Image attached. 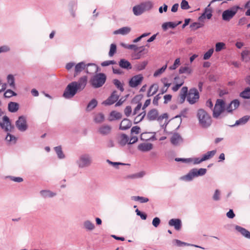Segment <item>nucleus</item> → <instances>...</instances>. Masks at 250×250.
I'll return each instance as SVG.
<instances>
[{"instance_id": "nucleus-1", "label": "nucleus", "mask_w": 250, "mask_h": 250, "mask_svg": "<svg viewBox=\"0 0 250 250\" xmlns=\"http://www.w3.org/2000/svg\"><path fill=\"white\" fill-rule=\"evenodd\" d=\"M86 66V63L84 62H81L78 63L71 62L66 64L65 68L69 71L73 67H74V76H76L83 70H85Z\"/></svg>"}, {"instance_id": "nucleus-2", "label": "nucleus", "mask_w": 250, "mask_h": 250, "mask_svg": "<svg viewBox=\"0 0 250 250\" xmlns=\"http://www.w3.org/2000/svg\"><path fill=\"white\" fill-rule=\"evenodd\" d=\"M207 172L206 168H201L199 169L193 168L186 175L181 177V179L187 181H191L194 178L198 176H203Z\"/></svg>"}, {"instance_id": "nucleus-3", "label": "nucleus", "mask_w": 250, "mask_h": 250, "mask_svg": "<svg viewBox=\"0 0 250 250\" xmlns=\"http://www.w3.org/2000/svg\"><path fill=\"white\" fill-rule=\"evenodd\" d=\"M226 112L225 102L222 99H218L213 110V117L218 118L220 116L224 115Z\"/></svg>"}, {"instance_id": "nucleus-4", "label": "nucleus", "mask_w": 250, "mask_h": 250, "mask_svg": "<svg viewBox=\"0 0 250 250\" xmlns=\"http://www.w3.org/2000/svg\"><path fill=\"white\" fill-rule=\"evenodd\" d=\"M240 9H241V7L239 6L234 5L224 10L222 14V20L224 21H229L234 17Z\"/></svg>"}, {"instance_id": "nucleus-5", "label": "nucleus", "mask_w": 250, "mask_h": 250, "mask_svg": "<svg viewBox=\"0 0 250 250\" xmlns=\"http://www.w3.org/2000/svg\"><path fill=\"white\" fill-rule=\"evenodd\" d=\"M92 163V157L88 153H84L80 155L77 161L79 167L81 168L90 167Z\"/></svg>"}, {"instance_id": "nucleus-6", "label": "nucleus", "mask_w": 250, "mask_h": 250, "mask_svg": "<svg viewBox=\"0 0 250 250\" xmlns=\"http://www.w3.org/2000/svg\"><path fill=\"white\" fill-rule=\"evenodd\" d=\"M106 80V76L104 73H99L94 75L90 80V83L94 88L103 86Z\"/></svg>"}, {"instance_id": "nucleus-7", "label": "nucleus", "mask_w": 250, "mask_h": 250, "mask_svg": "<svg viewBox=\"0 0 250 250\" xmlns=\"http://www.w3.org/2000/svg\"><path fill=\"white\" fill-rule=\"evenodd\" d=\"M200 124L202 125H209L211 117L209 114L204 109H200L197 111V114Z\"/></svg>"}, {"instance_id": "nucleus-8", "label": "nucleus", "mask_w": 250, "mask_h": 250, "mask_svg": "<svg viewBox=\"0 0 250 250\" xmlns=\"http://www.w3.org/2000/svg\"><path fill=\"white\" fill-rule=\"evenodd\" d=\"M74 84H75V83L71 82L67 85L63 93V97L64 98L67 99H71L79 91Z\"/></svg>"}, {"instance_id": "nucleus-9", "label": "nucleus", "mask_w": 250, "mask_h": 250, "mask_svg": "<svg viewBox=\"0 0 250 250\" xmlns=\"http://www.w3.org/2000/svg\"><path fill=\"white\" fill-rule=\"evenodd\" d=\"M199 99V94L195 88L189 90L187 95V101L191 104L196 103Z\"/></svg>"}, {"instance_id": "nucleus-10", "label": "nucleus", "mask_w": 250, "mask_h": 250, "mask_svg": "<svg viewBox=\"0 0 250 250\" xmlns=\"http://www.w3.org/2000/svg\"><path fill=\"white\" fill-rule=\"evenodd\" d=\"M147 118L149 120L153 121L157 119V120L161 121L164 119H167L168 115L167 113H164L158 117V111L155 109H153L147 113Z\"/></svg>"}, {"instance_id": "nucleus-11", "label": "nucleus", "mask_w": 250, "mask_h": 250, "mask_svg": "<svg viewBox=\"0 0 250 250\" xmlns=\"http://www.w3.org/2000/svg\"><path fill=\"white\" fill-rule=\"evenodd\" d=\"M75 83V87L79 91L83 90L86 86L87 83V77L85 76L81 77L78 81L72 82Z\"/></svg>"}, {"instance_id": "nucleus-12", "label": "nucleus", "mask_w": 250, "mask_h": 250, "mask_svg": "<svg viewBox=\"0 0 250 250\" xmlns=\"http://www.w3.org/2000/svg\"><path fill=\"white\" fill-rule=\"evenodd\" d=\"M142 74H138L132 77L129 82V85L131 87H136L142 83L143 80Z\"/></svg>"}, {"instance_id": "nucleus-13", "label": "nucleus", "mask_w": 250, "mask_h": 250, "mask_svg": "<svg viewBox=\"0 0 250 250\" xmlns=\"http://www.w3.org/2000/svg\"><path fill=\"white\" fill-rule=\"evenodd\" d=\"M119 97V95L117 94V92L114 91L107 100L102 103V104L105 105H111L118 100Z\"/></svg>"}, {"instance_id": "nucleus-14", "label": "nucleus", "mask_w": 250, "mask_h": 250, "mask_svg": "<svg viewBox=\"0 0 250 250\" xmlns=\"http://www.w3.org/2000/svg\"><path fill=\"white\" fill-rule=\"evenodd\" d=\"M239 105V102L237 100H234L228 105L226 106V111L228 113L232 112L233 110L237 108Z\"/></svg>"}, {"instance_id": "nucleus-15", "label": "nucleus", "mask_w": 250, "mask_h": 250, "mask_svg": "<svg viewBox=\"0 0 250 250\" xmlns=\"http://www.w3.org/2000/svg\"><path fill=\"white\" fill-rule=\"evenodd\" d=\"M86 66L85 68V72L87 74H92L98 71V66L94 63H86Z\"/></svg>"}, {"instance_id": "nucleus-16", "label": "nucleus", "mask_w": 250, "mask_h": 250, "mask_svg": "<svg viewBox=\"0 0 250 250\" xmlns=\"http://www.w3.org/2000/svg\"><path fill=\"white\" fill-rule=\"evenodd\" d=\"M131 31V28L128 26H125L115 30L113 32L114 35L120 34L123 36L128 34Z\"/></svg>"}, {"instance_id": "nucleus-17", "label": "nucleus", "mask_w": 250, "mask_h": 250, "mask_svg": "<svg viewBox=\"0 0 250 250\" xmlns=\"http://www.w3.org/2000/svg\"><path fill=\"white\" fill-rule=\"evenodd\" d=\"M168 225L173 226L176 230H179L181 229L182 222L179 219H171L168 222Z\"/></svg>"}, {"instance_id": "nucleus-18", "label": "nucleus", "mask_w": 250, "mask_h": 250, "mask_svg": "<svg viewBox=\"0 0 250 250\" xmlns=\"http://www.w3.org/2000/svg\"><path fill=\"white\" fill-rule=\"evenodd\" d=\"M171 144L177 146L183 142V139L178 133H174L170 139Z\"/></svg>"}, {"instance_id": "nucleus-19", "label": "nucleus", "mask_w": 250, "mask_h": 250, "mask_svg": "<svg viewBox=\"0 0 250 250\" xmlns=\"http://www.w3.org/2000/svg\"><path fill=\"white\" fill-rule=\"evenodd\" d=\"M20 105L18 103L10 102L8 104V110L10 112L15 113L18 111Z\"/></svg>"}, {"instance_id": "nucleus-20", "label": "nucleus", "mask_w": 250, "mask_h": 250, "mask_svg": "<svg viewBox=\"0 0 250 250\" xmlns=\"http://www.w3.org/2000/svg\"><path fill=\"white\" fill-rule=\"evenodd\" d=\"M183 115L182 114H180L179 115H177L175 116L174 117L171 118L169 120V121L165 122V124H166V125H167L168 123H170L171 124H175L176 125H180L182 123V116Z\"/></svg>"}, {"instance_id": "nucleus-21", "label": "nucleus", "mask_w": 250, "mask_h": 250, "mask_svg": "<svg viewBox=\"0 0 250 250\" xmlns=\"http://www.w3.org/2000/svg\"><path fill=\"white\" fill-rule=\"evenodd\" d=\"M153 146L151 143H142L140 144L138 148L139 150L143 152H146L152 149Z\"/></svg>"}, {"instance_id": "nucleus-22", "label": "nucleus", "mask_w": 250, "mask_h": 250, "mask_svg": "<svg viewBox=\"0 0 250 250\" xmlns=\"http://www.w3.org/2000/svg\"><path fill=\"white\" fill-rule=\"evenodd\" d=\"M211 3L209 4L208 7L206 8L205 10V12L202 14V15L199 18V21H202L203 19L207 18L208 19H211L212 17V10L210 8L208 7L210 6Z\"/></svg>"}, {"instance_id": "nucleus-23", "label": "nucleus", "mask_w": 250, "mask_h": 250, "mask_svg": "<svg viewBox=\"0 0 250 250\" xmlns=\"http://www.w3.org/2000/svg\"><path fill=\"white\" fill-rule=\"evenodd\" d=\"M7 84L12 89H15L16 88V84H15V79L13 75L9 74L7 75Z\"/></svg>"}, {"instance_id": "nucleus-24", "label": "nucleus", "mask_w": 250, "mask_h": 250, "mask_svg": "<svg viewBox=\"0 0 250 250\" xmlns=\"http://www.w3.org/2000/svg\"><path fill=\"white\" fill-rule=\"evenodd\" d=\"M132 11L135 16H140L145 12L141 3L134 6L132 8Z\"/></svg>"}, {"instance_id": "nucleus-25", "label": "nucleus", "mask_w": 250, "mask_h": 250, "mask_svg": "<svg viewBox=\"0 0 250 250\" xmlns=\"http://www.w3.org/2000/svg\"><path fill=\"white\" fill-rule=\"evenodd\" d=\"M235 229L238 232H240L241 234L245 236L246 238L250 239V232L246 229L245 228H243L239 226H235Z\"/></svg>"}, {"instance_id": "nucleus-26", "label": "nucleus", "mask_w": 250, "mask_h": 250, "mask_svg": "<svg viewBox=\"0 0 250 250\" xmlns=\"http://www.w3.org/2000/svg\"><path fill=\"white\" fill-rule=\"evenodd\" d=\"M145 11L150 10L153 7L154 3L150 0L146 1L140 3Z\"/></svg>"}, {"instance_id": "nucleus-27", "label": "nucleus", "mask_w": 250, "mask_h": 250, "mask_svg": "<svg viewBox=\"0 0 250 250\" xmlns=\"http://www.w3.org/2000/svg\"><path fill=\"white\" fill-rule=\"evenodd\" d=\"M182 21H180L177 23H176L173 22H165L162 24V28L164 30H166L167 29L168 27L174 28L176 27L178 25L181 24Z\"/></svg>"}, {"instance_id": "nucleus-28", "label": "nucleus", "mask_w": 250, "mask_h": 250, "mask_svg": "<svg viewBox=\"0 0 250 250\" xmlns=\"http://www.w3.org/2000/svg\"><path fill=\"white\" fill-rule=\"evenodd\" d=\"M145 172L141 171L138 173L126 175L125 177V179H137V178H140L143 177L145 175Z\"/></svg>"}, {"instance_id": "nucleus-29", "label": "nucleus", "mask_w": 250, "mask_h": 250, "mask_svg": "<svg viewBox=\"0 0 250 250\" xmlns=\"http://www.w3.org/2000/svg\"><path fill=\"white\" fill-rule=\"evenodd\" d=\"M119 64L123 68L126 69H130L131 68V63L125 59H121L119 62Z\"/></svg>"}, {"instance_id": "nucleus-30", "label": "nucleus", "mask_w": 250, "mask_h": 250, "mask_svg": "<svg viewBox=\"0 0 250 250\" xmlns=\"http://www.w3.org/2000/svg\"><path fill=\"white\" fill-rule=\"evenodd\" d=\"M129 143V138L128 136L125 134H122L120 136V140L119 141V144L121 146H125L126 144Z\"/></svg>"}, {"instance_id": "nucleus-31", "label": "nucleus", "mask_w": 250, "mask_h": 250, "mask_svg": "<svg viewBox=\"0 0 250 250\" xmlns=\"http://www.w3.org/2000/svg\"><path fill=\"white\" fill-rule=\"evenodd\" d=\"M158 87L157 84H153L151 85L147 92V96L150 97L155 94L158 91Z\"/></svg>"}, {"instance_id": "nucleus-32", "label": "nucleus", "mask_w": 250, "mask_h": 250, "mask_svg": "<svg viewBox=\"0 0 250 250\" xmlns=\"http://www.w3.org/2000/svg\"><path fill=\"white\" fill-rule=\"evenodd\" d=\"M97 104L98 102L97 100L95 99H93L88 104L86 108V110L87 111H90L92 110L95 107L97 106Z\"/></svg>"}, {"instance_id": "nucleus-33", "label": "nucleus", "mask_w": 250, "mask_h": 250, "mask_svg": "<svg viewBox=\"0 0 250 250\" xmlns=\"http://www.w3.org/2000/svg\"><path fill=\"white\" fill-rule=\"evenodd\" d=\"M122 117V114L120 112H117L116 111H113L110 112L109 120L110 121H113L115 120H118L121 119Z\"/></svg>"}, {"instance_id": "nucleus-34", "label": "nucleus", "mask_w": 250, "mask_h": 250, "mask_svg": "<svg viewBox=\"0 0 250 250\" xmlns=\"http://www.w3.org/2000/svg\"><path fill=\"white\" fill-rule=\"evenodd\" d=\"M5 140L9 145H14L16 144L17 139L14 136L7 133Z\"/></svg>"}, {"instance_id": "nucleus-35", "label": "nucleus", "mask_w": 250, "mask_h": 250, "mask_svg": "<svg viewBox=\"0 0 250 250\" xmlns=\"http://www.w3.org/2000/svg\"><path fill=\"white\" fill-rule=\"evenodd\" d=\"M41 195L43 198L52 197L56 195V193L49 190H42L40 191Z\"/></svg>"}, {"instance_id": "nucleus-36", "label": "nucleus", "mask_w": 250, "mask_h": 250, "mask_svg": "<svg viewBox=\"0 0 250 250\" xmlns=\"http://www.w3.org/2000/svg\"><path fill=\"white\" fill-rule=\"evenodd\" d=\"M83 226L87 230H92L95 229L94 224L89 220L85 221L83 222Z\"/></svg>"}, {"instance_id": "nucleus-37", "label": "nucleus", "mask_w": 250, "mask_h": 250, "mask_svg": "<svg viewBox=\"0 0 250 250\" xmlns=\"http://www.w3.org/2000/svg\"><path fill=\"white\" fill-rule=\"evenodd\" d=\"M110 126H101L99 128V132L102 135H106L110 133Z\"/></svg>"}, {"instance_id": "nucleus-38", "label": "nucleus", "mask_w": 250, "mask_h": 250, "mask_svg": "<svg viewBox=\"0 0 250 250\" xmlns=\"http://www.w3.org/2000/svg\"><path fill=\"white\" fill-rule=\"evenodd\" d=\"M148 63L147 61H145L138 63L135 65V68L137 71H141L144 70Z\"/></svg>"}, {"instance_id": "nucleus-39", "label": "nucleus", "mask_w": 250, "mask_h": 250, "mask_svg": "<svg viewBox=\"0 0 250 250\" xmlns=\"http://www.w3.org/2000/svg\"><path fill=\"white\" fill-rule=\"evenodd\" d=\"M241 58L243 61L248 62L250 60V51L247 50L243 51L241 53Z\"/></svg>"}, {"instance_id": "nucleus-40", "label": "nucleus", "mask_w": 250, "mask_h": 250, "mask_svg": "<svg viewBox=\"0 0 250 250\" xmlns=\"http://www.w3.org/2000/svg\"><path fill=\"white\" fill-rule=\"evenodd\" d=\"M96 123H102L104 120V115L102 113L97 114L94 118Z\"/></svg>"}, {"instance_id": "nucleus-41", "label": "nucleus", "mask_w": 250, "mask_h": 250, "mask_svg": "<svg viewBox=\"0 0 250 250\" xmlns=\"http://www.w3.org/2000/svg\"><path fill=\"white\" fill-rule=\"evenodd\" d=\"M54 150L57 154V156L59 159H63L65 157V155L63 154L61 146H58L54 147Z\"/></svg>"}, {"instance_id": "nucleus-42", "label": "nucleus", "mask_w": 250, "mask_h": 250, "mask_svg": "<svg viewBox=\"0 0 250 250\" xmlns=\"http://www.w3.org/2000/svg\"><path fill=\"white\" fill-rule=\"evenodd\" d=\"M216 153V150H213L212 151H209L207 152L206 154L203 155V160L204 161L207 160L211 157H212Z\"/></svg>"}, {"instance_id": "nucleus-43", "label": "nucleus", "mask_w": 250, "mask_h": 250, "mask_svg": "<svg viewBox=\"0 0 250 250\" xmlns=\"http://www.w3.org/2000/svg\"><path fill=\"white\" fill-rule=\"evenodd\" d=\"M132 199L135 201H139L141 203H146L149 201L148 198H147L146 197L139 196H132Z\"/></svg>"}, {"instance_id": "nucleus-44", "label": "nucleus", "mask_w": 250, "mask_h": 250, "mask_svg": "<svg viewBox=\"0 0 250 250\" xmlns=\"http://www.w3.org/2000/svg\"><path fill=\"white\" fill-rule=\"evenodd\" d=\"M17 94L11 89H7L4 93L3 96L5 98H10L13 96H16Z\"/></svg>"}, {"instance_id": "nucleus-45", "label": "nucleus", "mask_w": 250, "mask_h": 250, "mask_svg": "<svg viewBox=\"0 0 250 250\" xmlns=\"http://www.w3.org/2000/svg\"><path fill=\"white\" fill-rule=\"evenodd\" d=\"M250 117L249 116H245L237 120L233 125H239L240 124H245L249 120Z\"/></svg>"}, {"instance_id": "nucleus-46", "label": "nucleus", "mask_w": 250, "mask_h": 250, "mask_svg": "<svg viewBox=\"0 0 250 250\" xmlns=\"http://www.w3.org/2000/svg\"><path fill=\"white\" fill-rule=\"evenodd\" d=\"M240 96L244 99L250 98V88H246L240 93Z\"/></svg>"}, {"instance_id": "nucleus-47", "label": "nucleus", "mask_w": 250, "mask_h": 250, "mask_svg": "<svg viewBox=\"0 0 250 250\" xmlns=\"http://www.w3.org/2000/svg\"><path fill=\"white\" fill-rule=\"evenodd\" d=\"M191 72V68L188 66H181L179 70V72L180 74H190Z\"/></svg>"}, {"instance_id": "nucleus-48", "label": "nucleus", "mask_w": 250, "mask_h": 250, "mask_svg": "<svg viewBox=\"0 0 250 250\" xmlns=\"http://www.w3.org/2000/svg\"><path fill=\"white\" fill-rule=\"evenodd\" d=\"M146 115V111H143L142 112L137 115L134 119V124H136L141 121Z\"/></svg>"}, {"instance_id": "nucleus-49", "label": "nucleus", "mask_w": 250, "mask_h": 250, "mask_svg": "<svg viewBox=\"0 0 250 250\" xmlns=\"http://www.w3.org/2000/svg\"><path fill=\"white\" fill-rule=\"evenodd\" d=\"M167 65L166 64L164 65L162 68L157 70L153 74V76L154 77H157L162 74L163 73L165 72L166 69H167Z\"/></svg>"}, {"instance_id": "nucleus-50", "label": "nucleus", "mask_w": 250, "mask_h": 250, "mask_svg": "<svg viewBox=\"0 0 250 250\" xmlns=\"http://www.w3.org/2000/svg\"><path fill=\"white\" fill-rule=\"evenodd\" d=\"M26 119L24 116H21L19 117L18 120L16 122V125H26Z\"/></svg>"}, {"instance_id": "nucleus-51", "label": "nucleus", "mask_w": 250, "mask_h": 250, "mask_svg": "<svg viewBox=\"0 0 250 250\" xmlns=\"http://www.w3.org/2000/svg\"><path fill=\"white\" fill-rule=\"evenodd\" d=\"M226 44L223 42H217L215 44V51L219 52L225 48Z\"/></svg>"}, {"instance_id": "nucleus-52", "label": "nucleus", "mask_w": 250, "mask_h": 250, "mask_svg": "<svg viewBox=\"0 0 250 250\" xmlns=\"http://www.w3.org/2000/svg\"><path fill=\"white\" fill-rule=\"evenodd\" d=\"M117 50V47L115 44L112 43L110 45V50L108 53V55L110 57H112L116 53Z\"/></svg>"}, {"instance_id": "nucleus-53", "label": "nucleus", "mask_w": 250, "mask_h": 250, "mask_svg": "<svg viewBox=\"0 0 250 250\" xmlns=\"http://www.w3.org/2000/svg\"><path fill=\"white\" fill-rule=\"evenodd\" d=\"M214 52L213 48L209 49L207 52H206L203 56V59L205 60H207L209 59L210 57L212 56L213 53Z\"/></svg>"}, {"instance_id": "nucleus-54", "label": "nucleus", "mask_w": 250, "mask_h": 250, "mask_svg": "<svg viewBox=\"0 0 250 250\" xmlns=\"http://www.w3.org/2000/svg\"><path fill=\"white\" fill-rule=\"evenodd\" d=\"M113 83L116 86V87L120 89L121 91L123 92L124 90L123 84L121 83V82L119 80L117 79H115L113 81Z\"/></svg>"}, {"instance_id": "nucleus-55", "label": "nucleus", "mask_w": 250, "mask_h": 250, "mask_svg": "<svg viewBox=\"0 0 250 250\" xmlns=\"http://www.w3.org/2000/svg\"><path fill=\"white\" fill-rule=\"evenodd\" d=\"M180 64V58H177L173 63V64L169 67V69L170 70H175L176 69Z\"/></svg>"}, {"instance_id": "nucleus-56", "label": "nucleus", "mask_w": 250, "mask_h": 250, "mask_svg": "<svg viewBox=\"0 0 250 250\" xmlns=\"http://www.w3.org/2000/svg\"><path fill=\"white\" fill-rule=\"evenodd\" d=\"M181 8L183 10H188L190 8L188 2L186 0H182L181 2Z\"/></svg>"}, {"instance_id": "nucleus-57", "label": "nucleus", "mask_w": 250, "mask_h": 250, "mask_svg": "<svg viewBox=\"0 0 250 250\" xmlns=\"http://www.w3.org/2000/svg\"><path fill=\"white\" fill-rule=\"evenodd\" d=\"M0 125H11L10 120L7 116L2 117V123L0 122Z\"/></svg>"}, {"instance_id": "nucleus-58", "label": "nucleus", "mask_w": 250, "mask_h": 250, "mask_svg": "<svg viewBox=\"0 0 250 250\" xmlns=\"http://www.w3.org/2000/svg\"><path fill=\"white\" fill-rule=\"evenodd\" d=\"M116 64V62L114 60L105 61L101 63L102 66H107L111 64Z\"/></svg>"}, {"instance_id": "nucleus-59", "label": "nucleus", "mask_w": 250, "mask_h": 250, "mask_svg": "<svg viewBox=\"0 0 250 250\" xmlns=\"http://www.w3.org/2000/svg\"><path fill=\"white\" fill-rule=\"evenodd\" d=\"M175 160L177 162H182L186 163H188L192 162V159L191 158H175Z\"/></svg>"}, {"instance_id": "nucleus-60", "label": "nucleus", "mask_w": 250, "mask_h": 250, "mask_svg": "<svg viewBox=\"0 0 250 250\" xmlns=\"http://www.w3.org/2000/svg\"><path fill=\"white\" fill-rule=\"evenodd\" d=\"M203 26V24L199 22H193L190 24V27L193 30H196Z\"/></svg>"}, {"instance_id": "nucleus-61", "label": "nucleus", "mask_w": 250, "mask_h": 250, "mask_svg": "<svg viewBox=\"0 0 250 250\" xmlns=\"http://www.w3.org/2000/svg\"><path fill=\"white\" fill-rule=\"evenodd\" d=\"M173 241L175 242V245L178 247H182L189 245V244H188L184 242H182L180 240L177 239H175Z\"/></svg>"}, {"instance_id": "nucleus-62", "label": "nucleus", "mask_w": 250, "mask_h": 250, "mask_svg": "<svg viewBox=\"0 0 250 250\" xmlns=\"http://www.w3.org/2000/svg\"><path fill=\"white\" fill-rule=\"evenodd\" d=\"M10 50V47L6 45H3L0 47V53H5Z\"/></svg>"}, {"instance_id": "nucleus-63", "label": "nucleus", "mask_w": 250, "mask_h": 250, "mask_svg": "<svg viewBox=\"0 0 250 250\" xmlns=\"http://www.w3.org/2000/svg\"><path fill=\"white\" fill-rule=\"evenodd\" d=\"M179 83H175V84L172 87V90L176 92L178 90L180 87L183 84V82L181 81Z\"/></svg>"}, {"instance_id": "nucleus-64", "label": "nucleus", "mask_w": 250, "mask_h": 250, "mask_svg": "<svg viewBox=\"0 0 250 250\" xmlns=\"http://www.w3.org/2000/svg\"><path fill=\"white\" fill-rule=\"evenodd\" d=\"M124 112L127 117L129 116L132 113L131 107L129 105L127 106L125 109Z\"/></svg>"}]
</instances>
